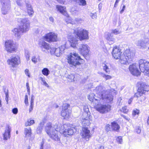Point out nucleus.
Instances as JSON below:
<instances>
[{
	"instance_id": "42",
	"label": "nucleus",
	"mask_w": 149,
	"mask_h": 149,
	"mask_svg": "<svg viewBox=\"0 0 149 149\" xmlns=\"http://www.w3.org/2000/svg\"><path fill=\"white\" fill-rule=\"evenodd\" d=\"M111 33L115 35H118L121 33V31L117 29H113L111 30Z\"/></svg>"
},
{
	"instance_id": "40",
	"label": "nucleus",
	"mask_w": 149,
	"mask_h": 149,
	"mask_svg": "<svg viewBox=\"0 0 149 149\" xmlns=\"http://www.w3.org/2000/svg\"><path fill=\"white\" fill-rule=\"evenodd\" d=\"M40 79L42 82V84L44 86H45L48 88L49 87V85L47 84L46 82L45 81L44 78L42 77H40Z\"/></svg>"
},
{
	"instance_id": "26",
	"label": "nucleus",
	"mask_w": 149,
	"mask_h": 149,
	"mask_svg": "<svg viewBox=\"0 0 149 149\" xmlns=\"http://www.w3.org/2000/svg\"><path fill=\"white\" fill-rule=\"evenodd\" d=\"M111 125L112 129L114 131H118L120 128L119 125L116 122L111 123Z\"/></svg>"
},
{
	"instance_id": "9",
	"label": "nucleus",
	"mask_w": 149,
	"mask_h": 149,
	"mask_svg": "<svg viewBox=\"0 0 149 149\" xmlns=\"http://www.w3.org/2000/svg\"><path fill=\"white\" fill-rule=\"evenodd\" d=\"M1 3V11L2 14L5 15L9 12L11 7L10 0H0Z\"/></svg>"
},
{
	"instance_id": "34",
	"label": "nucleus",
	"mask_w": 149,
	"mask_h": 149,
	"mask_svg": "<svg viewBox=\"0 0 149 149\" xmlns=\"http://www.w3.org/2000/svg\"><path fill=\"white\" fill-rule=\"evenodd\" d=\"M66 17H67V18L65 19V21L67 23H70L72 24H75V22H74V21H73L72 18L69 17L68 15V16Z\"/></svg>"
},
{
	"instance_id": "20",
	"label": "nucleus",
	"mask_w": 149,
	"mask_h": 149,
	"mask_svg": "<svg viewBox=\"0 0 149 149\" xmlns=\"http://www.w3.org/2000/svg\"><path fill=\"white\" fill-rule=\"evenodd\" d=\"M104 37L111 44L115 42V39L113 38L112 33L109 32H106L105 33Z\"/></svg>"
},
{
	"instance_id": "60",
	"label": "nucleus",
	"mask_w": 149,
	"mask_h": 149,
	"mask_svg": "<svg viewBox=\"0 0 149 149\" xmlns=\"http://www.w3.org/2000/svg\"><path fill=\"white\" fill-rule=\"evenodd\" d=\"M26 86L27 90V92L28 93H30V88L29 87V84L28 82L26 83Z\"/></svg>"
},
{
	"instance_id": "39",
	"label": "nucleus",
	"mask_w": 149,
	"mask_h": 149,
	"mask_svg": "<svg viewBox=\"0 0 149 149\" xmlns=\"http://www.w3.org/2000/svg\"><path fill=\"white\" fill-rule=\"evenodd\" d=\"M42 72L44 75L47 76L49 74V71L47 68H45L42 69Z\"/></svg>"
},
{
	"instance_id": "57",
	"label": "nucleus",
	"mask_w": 149,
	"mask_h": 149,
	"mask_svg": "<svg viewBox=\"0 0 149 149\" xmlns=\"http://www.w3.org/2000/svg\"><path fill=\"white\" fill-rule=\"evenodd\" d=\"M110 125L109 124H107L105 127V129L106 131H108L110 129Z\"/></svg>"
},
{
	"instance_id": "7",
	"label": "nucleus",
	"mask_w": 149,
	"mask_h": 149,
	"mask_svg": "<svg viewBox=\"0 0 149 149\" xmlns=\"http://www.w3.org/2000/svg\"><path fill=\"white\" fill-rule=\"evenodd\" d=\"M149 91V86L144 83H141L139 87L137 92L135 94V96L137 97H141L139 100L142 102L146 99L145 96L143 95L146 92Z\"/></svg>"
},
{
	"instance_id": "23",
	"label": "nucleus",
	"mask_w": 149,
	"mask_h": 149,
	"mask_svg": "<svg viewBox=\"0 0 149 149\" xmlns=\"http://www.w3.org/2000/svg\"><path fill=\"white\" fill-rule=\"evenodd\" d=\"M103 69L106 73H109L110 72V68L111 67V65L109 63H105L102 65Z\"/></svg>"
},
{
	"instance_id": "52",
	"label": "nucleus",
	"mask_w": 149,
	"mask_h": 149,
	"mask_svg": "<svg viewBox=\"0 0 149 149\" xmlns=\"http://www.w3.org/2000/svg\"><path fill=\"white\" fill-rule=\"evenodd\" d=\"M24 102L26 105H28V96L26 95H25V96Z\"/></svg>"
},
{
	"instance_id": "44",
	"label": "nucleus",
	"mask_w": 149,
	"mask_h": 149,
	"mask_svg": "<svg viewBox=\"0 0 149 149\" xmlns=\"http://www.w3.org/2000/svg\"><path fill=\"white\" fill-rule=\"evenodd\" d=\"M26 7L27 8V10H28L29 9V10H33L31 5L29 3H26Z\"/></svg>"
},
{
	"instance_id": "35",
	"label": "nucleus",
	"mask_w": 149,
	"mask_h": 149,
	"mask_svg": "<svg viewBox=\"0 0 149 149\" xmlns=\"http://www.w3.org/2000/svg\"><path fill=\"white\" fill-rule=\"evenodd\" d=\"M3 89L4 91V93H5L6 95L5 100H6L7 102H8V97H9L8 93V90L7 89H6V88L4 86L3 87Z\"/></svg>"
},
{
	"instance_id": "47",
	"label": "nucleus",
	"mask_w": 149,
	"mask_h": 149,
	"mask_svg": "<svg viewBox=\"0 0 149 149\" xmlns=\"http://www.w3.org/2000/svg\"><path fill=\"white\" fill-rule=\"evenodd\" d=\"M90 16L93 19H95L97 18V15L96 13H91L90 14Z\"/></svg>"
},
{
	"instance_id": "36",
	"label": "nucleus",
	"mask_w": 149,
	"mask_h": 149,
	"mask_svg": "<svg viewBox=\"0 0 149 149\" xmlns=\"http://www.w3.org/2000/svg\"><path fill=\"white\" fill-rule=\"evenodd\" d=\"M31 54L29 51L27 50H26L25 52L24 56L27 61L30 60V56Z\"/></svg>"
},
{
	"instance_id": "61",
	"label": "nucleus",
	"mask_w": 149,
	"mask_h": 149,
	"mask_svg": "<svg viewBox=\"0 0 149 149\" xmlns=\"http://www.w3.org/2000/svg\"><path fill=\"white\" fill-rule=\"evenodd\" d=\"M42 28L41 27H39V28L37 30V31H36V32L37 33H41L42 32Z\"/></svg>"
},
{
	"instance_id": "58",
	"label": "nucleus",
	"mask_w": 149,
	"mask_h": 149,
	"mask_svg": "<svg viewBox=\"0 0 149 149\" xmlns=\"http://www.w3.org/2000/svg\"><path fill=\"white\" fill-rule=\"evenodd\" d=\"M136 131L138 134H139L141 132V128L140 127H139L136 129Z\"/></svg>"
},
{
	"instance_id": "55",
	"label": "nucleus",
	"mask_w": 149,
	"mask_h": 149,
	"mask_svg": "<svg viewBox=\"0 0 149 149\" xmlns=\"http://www.w3.org/2000/svg\"><path fill=\"white\" fill-rule=\"evenodd\" d=\"M49 21L52 22V24H53L54 23V18L52 17H49Z\"/></svg>"
},
{
	"instance_id": "11",
	"label": "nucleus",
	"mask_w": 149,
	"mask_h": 149,
	"mask_svg": "<svg viewBox=\"0 0 149 149\" xmlns=\"http://www.w3.org/2000/svg\"><path fill=\"white\" fill-rule=\"evenodd\" d=\"M5 46L6 50L10 53L15 51L16 49L15 44L11 40L6 41L5 42Z\"/></svg>"
},
{
	"instance_id": "32",
	"label": "nucleus",
	"mask_w": 149,
	"mask_h": 149,
	"mask_svg": "<svg viewBox=\"0 0 149 149\" xmlns=\"http://www.w3.org/2000/svg\"><path fill=\"white\" fill-rule=\"evenodd\" d=\"M139 113V110L137 109H135L132 111V115L133 117H136V118L138 117Z\"/></svg>"
},
{
	"instance_id": "27",
	"label": "nucleus",
	"mask_w": 149,
	"mask_h": 149,
	"mask_svg": "<svg viewBox=\"0 0 149 149\" xmlns=\"http://www.w3.org/2000/svg\"><path fill=\"white\" fill-rule=\"evenodd\" d=\"M44 125V123L43 121H42L40 123L39 125L37 130V132L38 134H40L41 133L42 130L43 129Z\"/></svg>"
},
{
	"instance_id": "46",
	"label": "nucleus",
	"mask_w": 149,
	"mask_h": 149,
	"mask_svg": "<svg viewBox=\"0 0 149 149\" xmlns=\"http://www.w3.org/2000/svg\"><path fill=\"white\" fill-rule=\"evenodd\" d=\"M72 13L73 15H78V11L77 10H75L74 8L71 9Z\"/></svg>"
},
{
	"instance_id": "64",
	"label": "nucleus",
	"mask_w": 149,
	"mask_h": 149,
	"mask_svg": "<svg viewBox=\"0 0 149 149\" xmlns=\"http://www.w3.org/2000/svg\"><path fill=\"white\" fill-rule=\"evenodd\" d=\"M121 116L123 118H125V119H126L128 120H129V119L128 117H127L126 116H125L124 115H121Z\"/></svg>"
},
{
	"instance_id": "18",
	"label": "nucleus",
	"mask_w": 149,
	"mask_h": 149,
	"mask_svg": "<svg viewBox=\"0 0 149 149\" xmlns=\"http://www.w3.org/2000/svg\"><path fill=\"white\" fill-rule=\"evenodd\" d=\"M147 38H144L138 40L136 42V45L140 49H145L146 41Z\"/></svg>"
},
{
	"instance_id": "48",
	"label": "nucleus",
	"mask_w": 149,
	"mask_h": 149,
	"mask_svg": "<svg viewBox=\"0 0 149 149\" xmlns=\"http://www.w3.org/2000/svg\"><path fill=\"white\" fill-rule=\"evenodd\" d=\"M125 7H126V6L124 4H123V6L122 8L121 7V6L120 8V9L121 8V9L120 11V13L121 14H122L123 12L124 11L125 9Z\"/></svg>"
},
{
	"instance_id": "14",
	"label": "nucleus",
	"mask_w": 149,
	"mask_h": 149,
	"mask_svg": "<svg viewBox=\"0 0 149 149\" xmlns=\"http://www.w3.org/2000/svg\"><path fill=\"white\" fill-rule=\"evenodd\" d=\"M45 39L49 42H56L58 40L57 34L53 32H50L46 35Z\"/></svg>"
},
{
	"instance_id": "2",
	"label": "nucleus",
	"mask_w": 149,
	"mask_h": 149,
	"mask_svg": "<svg viewBox=\"0 0 149 149\" xmlns=\"http://www.w3.org/2000/svg\"><path fill=\"white\" fill-rule=\"evenodd\" d=\"M70 125L68 124L62 125L59 123L54 125L52 126V123L49 122L47 123L45 130L47 134L53 140L56 141H60L59 137L58 136V131L63 134L65 136L72 135L74 133V128L70 127Z\"/></svg>"
},
{
	"instance_id": "43",
	"label": "nucleus",
	"mask_w": 149,
	"mask_h": 149,
	"mask_svg": "<svg viewBox=\"0 0 149 149\" xmlns=\"http://www.w3.org/2000/svg\"><path fill=\"white\" fill-rule=\"evenodd\" d=\"M27 12L28 15L30 17H32L33 16V14L34 13L33 10H29V9L28 10H27Z\"/></svg>"
},
{
	"instance_id": "3",
	"label": "nucleus",
	"mask_w": 149,
	"mask_h": 149,
	"mask_svg": "<svg viewBox=\"0 0 149 149\" xmlns=\"http://www.w3.org/2000/svg\"><path fill=\"white\" fill-rule=\"evenodd\" d=\"M139 66L141 72H145V74L149 76V62L143 59L139 60V66L136 63L130 65L129 70L132 75L136 76L140 75L141 72L139 70Z\"/></svg>"
},
{
	"instance_id": "19",
	"label": "nucleus",
	"mask_w": 149,
	"mask_h": 149,
	"mask_svg": "<svg viewBox=\"0 0 149 149\" xmlns=\"http://www.w3.org/2000/svg\"><path fill=\"white\" fill-rule=\"evenodd\" d=\"M11 131V127L9 125H7L6 128L5 132L3 134L4 140H6L10 138Z\"/></svg>"
},
{
	"instance_id": "50",
	"label": "nucleus",
	"mask_w": 149,
	"mask_h": 149,
	"mask_svg": "<svg viewBox=\"0 0 149 149\" xmlns=\"http://www.w3.org/2000/svg\"><path fill=\"white\" fill-rule=\"evenodd\" d=\"M34 97L33 95H31V97L30 101V104L34 105Z\"/></svg>"
},
{
	"instance_id": "62",
	"label": "nucleus",
	"mask_w": 149,
	"mask_h": 149,
	"mask_svg": "<svg viewBox=\"0 0 149 149\" xmlns=\"http://www.w3.org/2000/svg\"><path fill=\"white\" fill-rule=\"evenodd\" d=\"M44 143V140L43 139L42 141V142L41 144H40V149H43V145Z\"/></svg>"
},
{
	"instance_id": "37",
	"label": "nucleus",
	"mask_w": 149,
	"mask_h": 149,
	"mask_svg": "<svg viewBox=\"0 0 149 149\" xmlns=\"http://www.w3.org/2000/svg\"><path fill=\"white\" fill-rule=\"evenodd\" d=\"M34 123V121L33 120L28 119L25 124L26 126H30Z\"/></svg>"
},
{
	"instance_id": "53",
	"label": "nucleus",
	"mask_w": 149,
	"mask_h": 149,
	"mask_svg": "<svg viewBox=\"0 0 149 149\" xmlns=\"http://www.w3.org/2000/svg\"><path fill=\"white\" fill-rule=\"evenodd\" d=\"M25 74L29 77H30V73L29 72V70L28 69H26L25 70Z\"/></svg>"
},
{
	"instance_id": "29",
	"label": "nucleus",
	"mask_w": 149,
	"mask_h": 149,
	"mask_svg": "<svg viewBox=\"0 0 149 149\" xmlns=\"http://www.w3.org/2000/svg\"><path fill=\"white\" fill-rule=\"evenodd\" d=\"M73 1L80 6H85L86 4L85 0H73Z\"/></svg>"
},
{
	"instance_id": "6",
	"label": "nucleus",
	"mask_w": 149,
	"mask_h": 149,
	"mask_svg": "<svg viewBox=\"0 0 149 149\" xmlns=\"http://www.w3.org/2000/svg\"><path fill=\"white\" fill-rule=\"evenodd\" d=\"M68 62L73 68H77L82 62L83 60L79 56L77 53H71L68 56Z\"/></svg>"
},
{
	"instance_id": "10",
	"label": "nucleus",
	"mask_w": 149,
	"mask_h": 149,
	"mask_svg": "<svg viewBox=\"0 0 149 149\" xmlns=\"http://www.w3.org/2000/svg\"><path fill=\"white\" fill-rule=\"evenodd\" d=\"M8 64L12 67H16L20 63V59L19 56L18 55L12 56L7 61Z\"/></svg>"
},
{
	"instance_id": "33",
	"label": "nucleus",
	"mask_w": 149,
	"mask_h": 149,
	"mask_svg": "<svg viewBox=\"0 0 149 149\" xmlns=\"http://www.w3.org/2000/svg\"><path fill=\"white\" fill-rule=\"evenodd\" d=\"M99 74L101 76L104 78L106 80L109 79L111 78V76L106 75L103 72H100Z\"/></svg>"
},
{
	"instance_id": "16",
	"label": "nucleus",
	"mask_w": 149,
	"mask_h": 149,
	"mask_svg": "<svg viewBox=\"0 0 149 149\" xmlns=\"http://www.w3.org/2000/svg\"><path fill=\"white\" fill-rule=\"evenodd\" d=\"M38 44L42 51L44 52L51 48L50 45L43 40L40 41Z\"/></svg>"
},
{
	"instance_id": "15",
	"label": "nucleus",
	"mask_w": 149,
	"mask_h": 149,
	"mask_svg": "<svg viewBox=\"0 0 149 149\" xmlns=\"http://www.w3.org/2000/svg\"><path fill=\"white\" fill-rule=\"evenodd\" d=\"M87 45L81 44L79 46V51L80 53L84 56L88 54L89 49Z\"/></svg>"
},
{
	"instance_id": "45",
	"label": "nucleus",
	"mask_w": 149,
	"mask_h": 149,
	"mask_svg": "<svg viewBox=\"0 0 149 149\" xmlns=\"http://www.w3.org/2000/svg\"><path fill=\"white\" fill-rule=\"evenodd\" d=\"M116 141L118 142L120 144H121L123 142V139L122 137L120 136L118 137L116 139Z\"/></svg>"
},
{
	"instance_id": "49",
	"label": "nucleus",
	"mask_w": 149,
	"mask_h": 149,
	"mask_svg": "<svg viewBox=\"0 0 149 149\" xmlns=\"http://www.w3.org/2000/svg\"><path fill=\"white\" fill-rule=\"evenodd\" d=\"M146 46L145 49H148L149 50V39L147 38V41H146Z\"/></svg>"
},
{
	"instance_id": "12",
	"label": "nucleus",
	"mask_w": 149,
	"mask_h": 149,
	"mask_svg": "<svg viewBox=\"0 0 149 149\" xmlns=\"http://www.w3.org/2000/svg\"><path fill=\"white\" fill-rule=\"evenodd\" d=\"M80 135L82 138L86 141H88L89 138L92 136L90 130L87 127H83L80 133Z\"/></svg>"
},
{
	"instance_id": "8",
	"label": "nucleus",
	"mask_w": 149,
	"mask_h": 149,
	"mask_svg": "<svg viewBox=\"0 0 149 149\" xmlns=\"http://www.w3.org/2000/svg\"><path fill=\"white\" fill-rule=\"evenodd\" d=\"M73 33L76 35L81 41L89 38L88 32L86 30L77 28L73 30Z\"/></svg>"
},
{
	"instance_id": "28",
	"label": "nucleus",
	"mask_w": 149,
	"mask_h": 149,
	"mask_svg": "<svg viewBox=\"0 0 149 149\" xmlns=\"http://www.w3.org/2000/svg\"><path fill=\"white\" fill-rule=\"evenodd\" d=\"M40 59L39 56L35 55L32 57L31 61L34 64H36L38 62L40 61Z\"/></svg>"
},
{
	"instance_id": "54",
	"label": "nucleus",
	"mask_w": 149,
	"mask_h": 149,
	"mask_svg": "<svg viewBox=\"0 0 149 149\" xmlns=\"http://www.w3.org/2000/svg\"><path fill=\"white\" fill-rule=\"evenodd\" d=\"M122 110L125 113H127L128 111V109L126 107H124L122 108Z\"/></svg>"
},
{
	"instance_id": "56",
	"label": "nucleus",
	"mask_w": 149,
	"mask_h": 149,
	"mask_svg": "<svg viewBox=\"0 0 149 149\" xmlns=\"http://www.w3.org/2000/svg\"><path fill=\"white\" fill-rule=\"evenodd\" d=\"M120 0H116V1L115 3L114 4V7L116 8L117 7V6H118V3Z\"/></svg>"
},
{
	"instance_id": "59",
	"label": "nucleus",
	"mask_w": 149,
	"mask_h": 149,
	"mask_svg": "<svg viewBox=\"0 0 149 149\" xmlns=\"http://www.w3.org/2000/svg\"><path fill=\"white\" fill-rule=\"evenodd\" d=\"M33 104H30V108L29 109V112H31L32 110H33Z\"/></svg>"
},
{
	"instance_id": "41",
	"label": "nucleus",
	"mask_w": 149,
	"mask_h": 149,
	"mask_svg": "<svg viewBox=\"0 0 149 149\" xmlns=\"http://www.w3.org/2000/svg\"><path fill=\"white\" fill-rule=\"evenodd\" d=\"M69 106V104H64L62 106V111H71L68 109V108Z\"/></svg>"
},
{
	"instance_id": "25",
	"label": "nucleus",
	"mask_w": 149,
	"mask_h": 149,
	"mask_svg": "<svg viewBox=\"0 0 149 149\" xmlns=\"http://www.w3.org/2000/svg\"><path fill=\"white\" fill-rule=\"evenodd\" d=\"M86 117L83 118L82 124L84 126H88L90 124L89 119H90V115L88 116H86Z\"/></svg>"
},
{
	"instance_id": "51",
	"label": "nucleus",
	"mask_w": 149,
	"mask_h": 149,
	"mask_svg": "<svg viewBox=\"0 0 149 149\" xmlns=\"http://www.w3.org/2000/svg\"><path fill=\"white\" fill-rule=\"evenodd\" d=\"M12 111L13 114H16L18 113V110L17 108H15L13 109Z\"/></svg>"
},
{
	"instance_id": "17",
	"label": "nucleus",
	"mask_w": 149,
	"mask_h": 149,
	"mask_svg": "<svg viewBox=\"0 0 149 149\" xmlns=\"http://www.w3.org/2000/svg\"><path fill=\"white\" fill-rule=\"evenodd\" d=\"M68 40L70 42L71 46L73 48L75 47L78 45V40L76 38L74 37L72 35H68Z\"/></svg>"
},
{
	"instance_id": "24",
	"label": "nucleus",
	"mask_w": 149,
	"mask_h": 149,
	"mask_svg": "<svg viewBox=\"0 0 149 149\" xmlns=\"http://www.w3.org/2000/svg\"><path fill=\"white\" fill-rule=\"evenodd\" d=\"M31 130L30 127L24 129V134L26 138H29L31 136Z\"/></svg>"
},
{
	"instance_id": "22",
	"label": "nucleus",
	"mask_w": 149,
	"mask_h": 149,
	"mask_svg": "<svg viewBox=\"0 0 149 149\" xmlns=\"http://www.w3.org/2000/svg\"><path fill=\"white\" fill-rule=\"evenodd\" d=\"M71 111H62L61 115L64 119L67 120L71 116Z\"/></svg>"
},
{
	"instance_id": "1",
	"label": "nucleus",
	"mask_w": 149,
	"mask_h": 149,
	"mask_svg": "<svg viewBox=\"0 0 149 149\" xmlns=\"http://www.w3.org/2000/svg\"><path fill=\"white\" fill-rule=\"evenodd\" d=\"M102 87L99 86L96 87L95 91L97 94H99L100 97L97 99L95 98L94 96L95 95L94 93H91L88 96V100L93 102L94 104V106L96 107V110L102 113H107L111 110V106L109 104L101 105L104 101L107 103L111 102L113 100V96L110 93L108 94V91H106L105 93L103 92Z\"/></svg>"
},
{
	"instance_id": "13",
	"label": "nucleus",
	"mask_w": 149,
	"mask_h": 149,
	"mask_svg": "<svg viewBox=\"0 0 149 149\" xmlns=\"http://www.w3.org/2000/svg\"><path fill=\"white\" fill-rule=\"evenodd\" d=\"M65 46L62 45L56 48H52L50 51V53L52 55H54L57 57H59L62 54V52L65 49Z\"/></svg>"
},
{
	"instance_id": "63",
	"label": "nucleus",
	"mask_w": 149,
	"mask_h": 149,
	"mask_svg": "<svg viewBox=\"0 0 149 149\" xmlns=\"http://www.w3.org/2000/svg\"><path fill=\"white\" fill-rule=\"evenodd\" d=\"M133 97H131L128 100V103L129 104H130L133 100Z\"/></svg>"
},
{
	"instance_id": "38",
	"label": "nucleus",
	"mask_w": 149,
	"mask_h": 149,
	"mask_svg": "<svg viewBox=\"0 0 149 149\" xmlns=\"http://www.w3.org/2000/svg\"><path fill=\"white\" fill-rule=\"evenodd\" d=\"M66 77L68 79V80L69 81L71 82L74 81V76L72 74H70V75H67Z\"/></svg>"
},
{
	"instance_id": "21",
	"label": "nucleus",
	"mask_w": 149,
	"mask_h": 149,
	"mask_svg": "<svg viewBox=\"0 0 149 149\" xmlns=\"http://www.w3.org/2000/svg\"><path fill=\"white\" fill-rule=\"evenodd\" d=\"M56 8L58 11L63 15L65 16H68V14L66 11V8L65 7L60 5H57L56 6Z\"/></svg>"
},
{
	"instance_id": "31",
	"label": "nucleus",
	"mask_w": 149,
	"mask_h": 149,
	"mask_svg": "<svg viewBox=\"0 0 149 149\" xmlns=\"http://www.w3.org/2000/svg\"><path fill=\"white\" fill-rule=\"evenodd\" d=\"M83 109L84 111V112L83 114V116H88L89 115V111L88 109V108L87 106H84V107Z\"/></svg>"
},
{
	"instance_id": "5",
	"label": "nucleus",
	"mask_w": 149,
	"mask_h": 149,
	"mask_svg": "<svg viewBox=\"0 0 149 149\" xmlns=\"http://www.w3.org/2000/svg\"><path fill=\"white\" fill-rule=\"evenodd\" d=\"M17 21L20 22V26L19 29L15 28L12 31L15 36L19 39L23 33H26L29 30L30 28V22L27 18L18 19Z\"/></svg>"
},
{
	"instance_id": "4",
	"label": "nucleus",
	"mask_w": 149,
	"mask_h": 149,
	"mask_svg": "<svg viewBox=\"0 0 149 149\" xmlns=\"http://www.w3.org/2000/svg\"><path fill=\"white\" fill-rule=\"evenodd\" d=\"M121 50L119 47H114L112 52V54L114 58L116 59L120 58L121 63L125 64L126 63H130L133 59L134 54L128 50H126L121 55Z\"/></svg>"
},
{
	"instance_id": "30",
	"label": "nucleus",
	"mask_w": 149,
	"mask_h": 149,
	"mask_svg": "<svg viewBox=\"0 0 149 149\" xmlns=\"http://www.w3.org/2000/svg\"><path fill=\"white\" fill-rule=\"evenodd\" d=\"M16 2L17 5L19 6H23L25 3L26 4L27 3L26 1V0H16Z\"/></svg>"
}]
</instances>
